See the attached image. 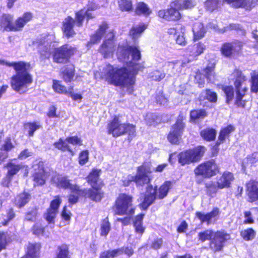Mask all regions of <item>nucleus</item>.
Listing matches in <instances>:
<instances>
[{
    "label": "nucleus",
    "instance_id": "nucleus-1",
    "mask_svg": "<svg viewBox=\"0 0 258 258\" xmlns=\"http://www.w3.org/2000/svg\"><path fill=\"white\" fill-rule=\"evenodd\" d=\"M116 54L118 59L126 63L127 67L118 68L107 64L103 68L100 77L110 84L126 88L131 93L135 83V75L144 68L142 64L136 62L141 59L140 51L137 47L130 46L125 42L118 45Z\"/></svg>",
    "mask_w": 258,
    "mask_h": 258
},
{
    "label": "nucleus",
    "instance_id": "nucleus-2",
    "mask_svg": "<svg viewBox=\"0 0 258 258\" xmlns=\"http://www.w3.org/2000/svg\"><path fill=\"white\" fill-rule=\"evenodd\" d=\"M2 62L7 66L13 67L16 71V74L11 80L13 89L20 93L25 92L28 86L32 82V77L28 73L30 64L24 61L10 62L0 60V63Z\"/></svg>",
    "mask_w": 258,
    "mask_h": 258
},
{
    "label": "nucleus",
    "instance_id": "nucleus-3",
    "mask_svg": "<svg viewBox=\"0 0 258 258\" xmlns=\"http://www.w3.org/2000/svg\"><path fill=\"white\" fill-rule=\"evenodd\" d=\"M171 186L170 181H165L158 189L153 188L152 185L147 186L145 192L142 194L139 199L142 208L147 209L154 203L156 198L159 199L164 198Z\"/></svg>",
    "mask_w": 258,
    "mask_h": 258
},
{
    "label": "nucleus",
    "instance_id": "nucleus-4",
    "mask_svg": "<svg viewBox=\"0 0 258 258\" xmlns=\"http://www.w3.org/2000/svg\"><path fill=\"white\" fill-rule=\"evenodd\" d=\"M198 237L202 242L211 240L210 247L215 252L222 249L225 242L230 238V236L224 231L214 232L211 230H206L199 233Z\"/></svg>",
    "mask_w": 258,
    "mask_h": 258
},
{
    "label": "nucleus",
    "instance_id": "nucleus-5",
    "mask_svg": "<svg viewBox=\"0 0 258 258\" xmlns=\"http://www.w3.org/2000/svg\"><path fill=\"white\" fill-rule=\"evenodd\" d=\"M85 17H87V20L93 18L92 14L89 9L87 11L81 10L77 12L76 14V21L70 16H68L64 19L62 22V29L66 36L70 37L73 36L75 34V32L74 29L75 23L77 26L81 27L82 25L83 22Z\"/></svg>",
    "mask_w": 258,
    "mask_h": 258
},
{
    "label": "nucleus",
    "instance_id": "nucleus-6",
    "mask_svg": "<svg viewBox=\"0 0 258 258\" xmlns=\"http://www.w3.org/2000/svg\"><path fill=\"white\" fill-rule=\"evenodd\" d=\"M132 202V196L125 194H119L113 206L115 214L119 215H133L135 209Z\"/></svg>",
    "mask_w": 258,
    "mask_h": 258
},
{
    "label": "nucleus",
    "instance_id": "nucleus-7",
    "mask_svg": "<svg viewBox=\"0 0 258 258\" xmlns=\"http://www.w3.org/2000/svg\"><path fill=\"white\" fill-rule=\"evenodd\" d=\"M152 171L150 167L146 164H143L139 167L136 176L128 175L127 176V183H124V185L127 186L131 181H135L137 186H143L147 185V186L151 185L150 184L152 179V176L150 175Z\"/></svg>",
    "mask_w": 258,
    "mask_h": 258
},
{
    "label": "nucleus",
    "instance_id": "nucleus-8",
    "mask_svg": "<svg viewBox=\"0 0 258 258\" xmlns=\"http://www.w3.org/2000/svg\"><path fill=\"white\" fill-rule=\"evenodd\" d=\"M55 37L54 34L44 33L33 42V45L36 47L41 56L44 58L49 56L51 50L54 47L53 43L55 42Z\"/></svg>",
    "mask_w": 258,
    "mask_h": 258
},
{
    "label": "nucleus",
    "instance_id": "nucleus-9",
    "mask_svg": "<svg viewBox=\"0 0 258 258\" xmlns=\"http://www.w3.org/2000/svg\"><path fill=\"white\" fill-rule=\"evenodd\" d=\"M232 76L235 80L234 83L236 93L235 104L238 107H244L245 102L242 99L245 94L247 88L246 87H242V86L246 80L245 77L242 72L238 70H235L232 73Z\"/></svg>",
    "mask_w": 258,
    "mask_h": 258
},
{
    "label": "nucleus",
    "instance_id": "nucleus-10",
    "mask_svg": "<svg viewBox=\"0 0 258 258\" xmlns=\"http://www.w3.org/2000/svg\"><path fill=\"white\" fill-rule=\"evenodd\" d=\"M108 132L113 137H118L125 133H128L130 136H133L136 131L134 125L130 123H122L118 117H115L108 124Z\"/></svg>",
    "mask_w": 258,
    "mask_h": 258
},
{
    "label": "nucleus",
    "instance_id": "nucleus-11",
    "mask_svg": "<svg viewBox=\"0 0 258 258\" xmlns=\"http://www.w3.org/2000/svg\"><path fill=\"white\" fill-rule=\"evenodd\" d=\"M205 152V148L199 146L192 150H187L179 155V162L182 165L201 159Z\"/></svg>",
    "mask_w": 258,
    "mask_h": 258
},
{
    "label": "nucleus",
    "instance_id": "nucleus-12",
    "mask_svg": "<svg viewBox=\"0 0 258 258\" xmlns=\"http://www.w3.org/2000/svg\"><path fill=\"white\" fill-rule=\"evenodd\" d=\"M185 116L183 114H179L176 123L172 126L168 136V140L171 144L178 143L184 128V123L183 122Z\"/></svg>",
    "mask_w": 258,
    "mask_h": 258
},
{
    "label": "nucleus",
    "instance_id": "nucleus-13",
    "mask_svg": "<svg viewBox=\"0 0 258 258\" xmlns=\"http://www.w3.org/2000/svg\"><path fill=\"white\" fill-rule=\"evenodd\" d=\"M218 171V167L213 160L201 164L194 170L196 175H201L205 178L211 177L215 175Z\"/></svg>",
    "mask_w": 258,
    "mask_h": 258
},
{
    "label": "nucleus",
    "instance_id": "nucleus-14",
    "mask_svg": "<svg viewBox=\"0 0 258 258\" xmlns=\"http://www.w3.org/2000/svg\"><path fill=\"white\" fill-rule=\"evenodd\" d=\"M61 203V199L58 196L54 197V199L50 202L49 208L44 214V219L49 224L54 223L55 218L58 212V208Z\"/></svg>",
    "mask_w": 258,
    "mask_h": 258
},
{
    "label": "nucleus",
    "instance_id": "nucleus-15",
    "mask_svg": "<svg viewBox=\"0 0 258 258\" xmlns=\"http://www.w3.org/2000/svg\"><path fill=\"white\" fill-rule=\"evenodd\" d=\"M114 37V34L112 32H108L107 34V38L104 41L99 48V52L105 58H109L113 56L115 45Z\"/></svg>",
    "mask_w": 258,
    "mask_h": 258
},
{
    "label": "nucleus",
    "instance_id": "nucleus-16",
    "mask_svg": "<svg viewBox=\"0 0 258 258\" xmlns=\"http://www.w3.org/2000/svg\"><path fill=\"white\" fill-rule=\"evenodd\" d=\"M75 49L71 46L64 45L57 48L53 55V60L57 63H64L73 54Z\"/></svg>",
    "mask_w": 258,
    "mask_h": 258
},
{
    "label": "nucleus",
    "instance_id": "nucleus-17",
    "mask_svg": "<svg viewBox=\"0 0 258 258\" xmlns=\"http://www.w3.org/2000/svg\"><path fill=\"white\" fill-rule=\"evenodd\" d=\"M53 182L58 188L64 189H70L72 192H76L78 194L79 190V186L76 184H73L71 183L68 177L62 175H57L52 178Z\"/></svg>",
    "mask_w": 258,
    "mask_h": 258
},
{
    "label": "nucleus",
    "instance_id": "nucleus-18",
    "mask_svg": "<svg viewBox=\"0 0 258 258\" xmlns=\"http://www.w3.org/2000/svg\"><path fill=\"white\" fill-rule=\"evenodd\" d=\"M242 43L238 40L224 43L221 48V53L227 57H229L238 52L242 48Z\"/></svg>",
    "mask_w": 258,
    "mask_h": 258
},
{
    "label": "nucleus",
    "instance_id": "nucleus-19",
    "mask_svg": "<svg viewBox=\"0 0 258 258\" xmlns=\"http://www.w3.org/2000/svg\"><path fill=\"white\" fill-rule=\"evenodd\" d=\"M34 170L33 180L38 185H42L45 182L46 175L44 170L43 162L41 161H36L33 166Z\"/></svg>",
    "mask_w": 258,
    "mask_h": 258
},
{
    "label": "nucleus",
    "instance_id": "nucleus-20",
    "mask_svg": "<svg viewBox=\"0 0 258 258\" xmlns=\"http://www.w3.org/2000/svg\"><path fill=\"white\" fill-rule=\"evenodd\" d=\"M77 194L81 196L88 197L95 202L100 201L103 196V192L100 188L97 186L89 189H80L79 188Z\"/></svg>",
    "mask_w": 258,
    "mask_h": 258
},
{
    "label": "nucleus",
    "instance_id": "nucleus-21",
    "mask_svg": "<svg viewBox=\"0 0 258 258\" xmlns=\"http://www.w3.org/2000/svg\"><path fill=\"white\" fill-rule=\"evenodd\" d=\"M177 8H176L172 4L171 8L167 10H160L158 12V16L160 18L164 19L168 21H176L180 19L181 14L178 11Z\"/></svg>",
    "mask_w": 258,
    "mask_h": 258
},
{
    "label": "nucleus",
    "instance_id": "nucleus-22",
    "mask_svg": "<svg viewBox=\"0 0 258 258\" xmlns=\"http://www.w3.org/2000/svg\"><path fill=\"white\" fill-rule=\"evenodd\" d=\"M219 214L218 209L215 208L211 212L204 214L200 212H197L196 217L199 219L201 223H206L208 225L213 223L217 219Z\"/></svg>",
    "mask_w": 258,
    "mask_h": 258
},
{
    "label": "nucleus",
    "instance_id": "nucleus-23",
    "mask_svg": "<svg viewBox=\"0 0 258 258\" xmlns=\"http://www.w3.org/2000/svg\"><path fill=\"white\" fill-rule=\"evenodd\" d=\"M232 7L250 10L258 4V0H225Z\"/></svg>",
    "mask_w": 258,
    "mask_h": 258
},
{
    "label": "nucleus",
    "instance_id": "nucleus-24",
    "mask_svg": "<svg viewBox=\"0 0 258 258\" xmlns=\"http://www.w3.org/2000/svg\"><path fill=\"white\" fill-rule=\"evenodd\" d=\"M32 18L33 15L31 13H25L15 21L14 23V31L22 30L26 24L32 19Z\"/></svg>",
    "mask_w": 258,
    "mask_h": 258
},
{
    "label": "nucleus",
    "instance_id": "nucleus-25",
    "mask_svg": "<svg viewBox=\"0 0 258 258\" xmlns=\"http://www.w3.org/2000/svg\"><path fill=\"white\" fill-rule=\"evenodd\" d=\"M205 47V45L202 43L189 45L186 49L185 55L195 58L204 52Z\"/></svg>",
    "mask_w": 258,
    "mask_h": 258
},
{
    "label": "nucleus",
    "instance_id": "nucleus-26",
    "mask_svg": "<svg viewBox=\"0 0 258 258\" xmlns=\"http://www.w3.org/2000/svg\"><path fill=\"white\" fill-rule=\"evenodd\" d=\"M13 16L10 14H4L0 21V30L14 31Z\"/></svg>",
    "mask_w": 258,
    "mask_h": 258
},
{
    "label": "nucleus",
    "instance_id": "nucleus-27",
    "mask_svg": "<svg viewBox=\"0 0 258 258\" xmlns=\"http://www.w3.org/2000/svg\"><path fill=\"white\" fill-rule=\"evenodd\" d=\"M234 179L233 174L229 172H225L222 176L217 179L218 186L219 189L228 188L231 182Z\"/></svg>",
    "mask_w": 258,
    "mask_h": 258
},
{
    "label": "nucleus",
    "instance_id": "nucleus-28",
    "mask_svg": "<svg viewBox=\"0 0 258 258\" xmlns=\"http://www.w3.org/2000/svg\"><path fill=\"white\" fill-rule=\"evenodd\" d=\"M247 192L250 202L255 201L258 199V182L250 181L246 184Z\"/></svg>",
    "mask_w": 258,
    "mask_h": 258
},
{
    "label": "nucleus",
    "instance_id": "nucleus-29",
    "mask_svg": "<svg viewBox=\"0 0 258 258\" xmlns=\"http://www.w3.org/2000/svg\"><path fill=\"white\" fill-rule=\"evenodd\" d=\"M107 29L108 25L107 23L103 22L99 26L98 29L96 32L91 36L89 43L95 44L100 42L104 34L106 32Z\"/></svg>",
    "mask_w": 258,
    "mask_h": 258
},
{
    "label": "nucleus",
    "instance_id": "nucleus-30",
    "mask_svg": "<svg viewBox=\"0 0 258 258\" xmlns=\"http://www.w3.org/2000/svg\"><path fill=\"white\" fill-rule=\"evenodd\" d=\"M40 245L38 243H29L26 254L21 258H39Z\"/></svg>",
    "mask_w": 258,
    "mask_h": 258
},
{
    "label": "nucleus",
    "instance_id": "nucleus-31",
    "mask_svg": "<svg viewBox=\"0 0 258 258\" xmlns=\"http://www.w3.org/2000/svg\"><path fill=\"white\" fill-rule=\"evenodd\" d=\"M192 32L194 34V40H197L204 37L206 33V30L203 24L201 22H198L194 24L192 27Z\"/></svg>",
    "mask_w": 258,
    "mask_h": 258
},
{
    "label": "nucleus",
    "instance_id": "nucleus-32",
    "mask_svg": "<svg viewBox=\"0 0 258 258\" xmlns=\"http://www.w3.org/2000/svg\"><path fill=\"white\" fill-rule=\"evenodd\" d=\"M196 4L195 0H176L173 2V5L179 10L190 9Z\"/></svg>",
    "mask_w": 258,
    "mask_h": 258
},
{
    "label": "nucleus",
    "instance_id": "nucleus-33",
    "mask_svg": "<svg viewBox=\"0 0 258 258\" xmlns=\"http://www.w3.org/2000/svg\"><path fill=\"white\" fill-rule=\"evenodd\" d=\"M7 167L8 168V172L6 176V180L7 181V183H5L6 185L8 184V182L11 181L12 177L20 170L22 166L20 164L16 165L10 163L8 164Z\"/></svg>",
    "mask_w": 258,
    "mask_h": 258
},
{
    "label": "nucleus",
    "instance_id": "nucleus-34",
    "mask_svg": "<svg viewBox=\"0 0 258 258\" xmlns=\"http://www.w3.org/2000/svg\"><path fill=\"white\" fill-rule=\"evenodd\" d=\"M30 195L26 192L19 194L15 199V204L19 207H24L30 200Z\"/></svg>",
    "mask_w": 258,
    "mask_h": 258
},
{
    "label": "nucleus",
    "instance_id": "nucleus-35",
    "mask_svg": "<svg viewBox=\"0 0 258 258\" xmlns=\"http://www.w3.org/2000/svg\"><path fill=\"white\" fill-rule=\"evenodd\" d=\"M123 253V249L121 248L109 250L103 252L100 258H114Z\"/></svg>",
    "mask_w": 258,
    "mask_h": 258
},
{
    "label": "nucleus",
    "instance_id": "nucleus-36",
    "mask_svg": "<svg viewBox=\"0 0 258 258\" xmlns=\"http://www.w3.org/2000/svg\"><path fill=\"white\" fill-rule=\"evenodd\" d=\"M100 170L93 169L87 177L88 182L92 186V188L96 186L99 179V173Z\"/></svg>",
    "mask_w": 258,
    "mask_h": 258
},
{
    "label": "nucleus",
    "instance_id": "nucleus-37",
    "mask_svg": "<svg viewBox=\"0 0 258 258\" xmlns=\"http://www.w3.org/2000/svg\"><path fill=\"white\" fill-rule=\"evenodd\" d=\"M234 130V127L232 125H228L226 127L223 128L220 133L218 140L216 143L217 146L222 143L226 137Z\"/></svg>",
    "mask_w": 258,
    "mask_h": 258
},
{
    "label": "nucleus",
    "instance_id": "nucleus-38",
    "mask_svg": "<svg viewBox=\"0 0 258 258\" xmlns=\"http://www.w3.org/2000/svg\"><path fill=\"white\" fill-rule=\"evenodd\" d=\"M216 132L212 128H206L201 132V136L205 140L210 141L214 140L215 138Z\"/></svg>",
    "mask_w": 258,
    "mask_h": 258
},
{
    "label": "nucleus",
    "instance_id": "nucleus-39",
    "mask_svg": "<svg viewBox=\"0 0 258 258\" xmlns=\"http://www.w3.org/2000/svg\"><path fill=\"white\" fill-rule=\"evenodd\" d=\"M144 214H140L137 216L134 222V225L136 229V231L140 234H143L144 232V228L142 226V220Z\"/></svg>",
    "mask_w": 258,
    "mask_h": 258
},
{
    "label": "nucleus",
    "instance_id": "nucleus-40",
    "mask_svg": "<svg viewBox=\"0 0 258 258\" xmlns=\"http://www.w3.org/2000/svg\"><path fill=\"white\" fill-rule=\"evenodd\" d=\"M146 28V26L142 24L138 26H134L130 31V35L132 36L134 39H136L140 36L141 33Z\"/></svg>",
    "mask_w": 258,
    "mask_h": 258
},
{
    "label": "nucleus",
    "instance_id": "nucleus-41",
    "mask_svg": "<svg viewBox=\"0 0 258 258\" xmlns=\"http://www.w3.org/2000/svg\"><path fill=\"white\" fill-rule=\"evenodd\" d=\"M41 127L38 122H28L25 124V128L28 131L29 136L32 137L35 131Z\"/></svg>",
    "mask_w": 258,
    "mask_h": 258
},
{
    "label": "nucleus",
    "instance_id": "nucleus-42",
    "mask_svg": "<svg viewBox=\"0 0 258 258\" xmlns=\"http://www.w3.org/2000/svg\"><path fill=\"white\" fill-rule=\"evenodd\" d=\"M168 70L173 74H178L181 71V64L177 61H170L167 64Z\"/></svg>",
    "mask_w": 258,
    "mask_h": 258
},
{
    "label": "nucleus",
    "instance_id": "nucleus-43",
    "mask_svg": "<svg viewBox=\"0 0 258 258\" xmlns=\"http://www.w3.org/2000/svg\"><path fill=\"white\" fill-rule=\"evenodd\" d=\"M118 6L122 11L130 12L133 10V4L131 0H119Z\"/></svg>",
    "mask_w": 258,
    "mask_h": 258
},
{
    "label": "nucleus",
    "instance_id": "nucleus-44",
    "mask_svg": "<svg viewBox=\"0 0 258 258\" xmlns=\"http://www.w3.org/2000/svg\"><path fill=\"white\" fill-rule=\"evenodd\" d=\"M111 229L110 223L107 218L104 219L100 226V235L103 236H106Z\"/></svg>",
    "mask_w": 258,
    "mask_h": 258
},
{
    "label": "nucleus",
    "instance_id": "nucleus-45",
    "mask_svg": "<svg viewBox=\"0 0 258 258\" xmlns=\"http://www.w3.org/2000/svg\"><path fill=\"white\" fill-rule=\"evenodd\" d=\"M52 88L54 92L59 94H67L68 91L66 87L61 84L60 81L55 80L53 81Z\"/></svg>",
    "mask_w": 258,
    "mask_h": 258
},
{
    "label": "nucleus",
    "instance_id": "nucleus-46",
    "mask_svg": "<svg viewBox=\"0 0 258 258\" xmlns=\"http://www.w3.org/2000/svg\"><path fill=\"white\" fill-rule=\"evenodd\" d=\"M220 4L219 0H207L205 3V6L208 11L213 12L219 8Z\"/></svg>",
    "mask_w": 258,
    "mask_h": 258
},
{
    "label": "nucleus",
    "instance_id": "nucleus-47",
    "mask_svg": "<svg viewBox=\"0 0 258 258\" xmlns=\"http://www.w3.org/2000/svg\"><path fill=\"white\" fill-rule=\"evenodd\" d=\"M257 162H258V152H254L243 160L242 166L244 168Z\"/></svg>",
    "mask_w": 258,
    "mask_h": 258
},
{
    "label": "nucleus",
    "instance_id": "nucleus-48",
    "mask_svg": "<svg viewBox=\"0 0 258 258\" xmlns=\"http://www.w3.org/2000/svg\"><path fill=\"white\" fill-rule=\"evenodd\" d=\"M207 116V113L204 109L194 110L190 112V118L192 120L203 119Z\"/></svg>",
    "mask_w": 258,
    "mask_h": 258
},
{
    "label": "nucleus",
    "instance_id": "nucleus-49",
    "mask_svg": "<svg viewBox=\"0 0 258 258\" xmlns=\"http://www.w3.org/2000/svg\"><path fill=\"white\" fill-rule=\"evenodd\" d=\"M205 186L207 189V193L210 195H212L217 192L218 189L217 182L216 183L212 181H209L206 183Z\"/></svg>",
    "mask_w": 258,
    "mask_h": 258
},
{
    "label": "nucleus",
    "instance_id": "nucleus-50",
    "mask_svg": "<svg viewBox=\"0 0 258 258\" xmlns=\"http://www.w3.org/2000/svg\"><path fill=\"white\" fill-rule=\"evenodd\" d=\"M136 13L138 14H143L145 15H149L151 13V11L146 4L141 2L138 4Z\"/></svg>",
    "mask_w": 258,
    "mask_h": 258
},
{
    "label": "nucleus",
    "instance_id": "nucleus-51",
    "mask_svg": "<svg viewBox=\"0 0 258 258\" xmlns=\"http://www.w3.org/2000/svg\"><path fill=\"white\" fill-rule=\"evenodd\" d=\"M255 235V231L251 228H249L241 232V236L245 240H251Z\"/></svg>",
    "mask_w": 258,
    "mask_h": 258
},
{
    "label": "nucleus",
    "instance_id": "nucleus-52",
    "mask_svg": "<svg viewBox=\"0 0 258 258\" xmlns=\"http://www.w3.org/2000/svg\"><path fill=\"white\" fill-rule=\"evenodd\" d=\"M222 90L226 97V102L229 103L234 97V90L232 86H224L222 87Z\"/></svg>",
    "mask_w": 258,
    "mask_h": 258
},
{
    "label": "nucleus",
    "instance_id": "nucleus-53",
    "mask_svg": "<svg viewBox=\"0 0 258 258\" xmlns=\"http://www.w3.org/2000/svg\"><path fill=\"white\" fill-rule=\"evenodd\" d=\"M74 76V68H67L63 71V78L66 82H71Z\"/></svg>",
    "mask_w": 258,
    "mask_h": 258
},
{
    "label": "nucleus",
    "instance_id": "nucleus-54",
    "mask_svg": "<svg viewBox=\"0 0 258 258\" xmlns=\"http://www.w3.org/2000/svg\"><path fill=\"white\" fill-rule=\"evenodd\" d=\"M54 146L59 150L62 151H69L71 153L72 152L69 146L67 144L66 140L65 141L60 139L57 142L54 144Z\"/></svg>",
    "mask_w": 258,
    "mask_h": 258
},
{
    "label": "nucleus",
    "instance_id": "nucleus-55",
    "mask_svg": "<svg viewBox=\"0 0 258 258\" xmlns=\"http://www.w3.org/2000/svg\"><path fill=\"white\" fill-rule=\"evenodd\" d=\"M59 252L56 258H70L69 247L67 245L62 244L58 247Z\"/></svg>",
    "mask_w": 258,
    "mask_h": 258
},
{
    "label": "nucleus",
    "instance_id": "nucleus-56",
    "mask_svg": "<svg viewBox=\"0 0 258 258\" xmlns=\"http://www.w3.org/2000/svg\"><path fill=\"white\" fill-rule=\"evenodd\" d=\"M0 147L5 151L11 150L13 148V146L11 142V139L7 138L4 141H0Z\"/></svg>",
    "mask_w": 258,
    "mask_h": 258
},
{
    "label": "nucleus",
    "instance_id": "nucleus-57",
    "mask_svg": "<svg viewBox=\"0 0 258 258\" xmlns=\"http://www.w3.org/2000/svg\"><path fill=\"white\" fill-rule=\"evenodd\" d=\"M37 210L35 208L28 212L25 216V220L29 221H34L37 216Z\"/></svg>",
    "mask_w": 258,
    "mask_h": 258
},
{
    "label": "nucleus",
    "instance_id": "nucleus-58",
    "mask_svg": "<svg viewBox=\"0 0 258 258\" xmlns=\"http://www.w3.org/2000/svg\"><path fill=\"white\" fill-rule=\"evenodd\" d=\"M206 97L210 102H215L217 99V96L215 92L210 90H207L205 92Z\"/></svg>",
    "mask_w": 258,
    "mask_h": 258
},
{
    "label": "nucleus",
    "instance_id": "nucleus-59",
    "mask_svg": "<svg viewBox=\"0 0 258 258\" xmlns=\"http://www.w3.org/2000/svg\"><path fill=\"white\" fill-rule=\"evenodd\" d=\"M66 95H69L74 101H80L82 99L81 94L74 93L72 87L68 89V91Z\"/></svg>",
    "mask_w": 258,
    "mask_h": 258
},
{
    "label": "nucleus",
    "instance_id": "nucleus-60",
    "mask_svg": "<svg viewBox=\"0 0 258 258\" xmlns=\"http://www.w3.org/2000/svg\"><path fill=\"white\" fill-rule=\"evenodd\" d=\"M151 78L155 81H160L165 77V74L158 70H155L151 73Z\"/></svg>",
    "mask_w": 258,
    "mask_h": 258
},
{
    "label": "nucleus",
    "instance_id": "nucleus-61",
    "mask_svg": "<svg viewBox=\"0 0 258 258\" xmlns=\"http://www.w3.org/2000/svg\"><path fill=\"white\" fill-rule=\"evenodd\" d=\"M88 152L87 151H84L82 152L79 155V163L81 165L86 164L88 161Z\"/></svg>",
    "mask_w": 258,
    "mask_h": 258
},
{
    "label": "nucleus",
    "instance_id": "nucleus-62",
    "mask_svg": "<svg viewBox=\"0 0 258 258\" xmlns=\"http://www.w3.org/2000/svg\"><path fill=\"white\" fill-rule=\"evenodd\" d=\"M205 75L209 81L213 82L214 80L215 75L213 69L210 67L207 68L205 71Z\"/></svg>",
    "mask_w": 258,
    "mask_h": 258
},
{
    "label": "nucleus",
    "instance_id": "nucleus-63",
    "mask_svg": "<svg viewBox=\"0 0 258 258\" xmlns=\"http://www.w3.org/2000/svg\"><path fill=\"white\" fill-rule=\"evenodd\" d=\"M163 245L162 238H157L154 240L150 244V247L154 250L160 249Z\"/></svg>",
    "mask_w": 258,
    "mask_h": 258
},
{
    "label": "nucleus",
    "instance_id": "nucleus-64",
    "mask_svg": "<svg viewBox=\"0 0 258 258\" xmlns=\"http://www.w3.org/2000/svg\"><path fill=\"white\" fill-rule=\"evenodd\" d=\"M157 103L161 105H165L167 102V98L163 95L162 92H159L156 97Z\"/></svg>",
    "mask_w": 258,
    "mask_h": 258
}]
</instances>
